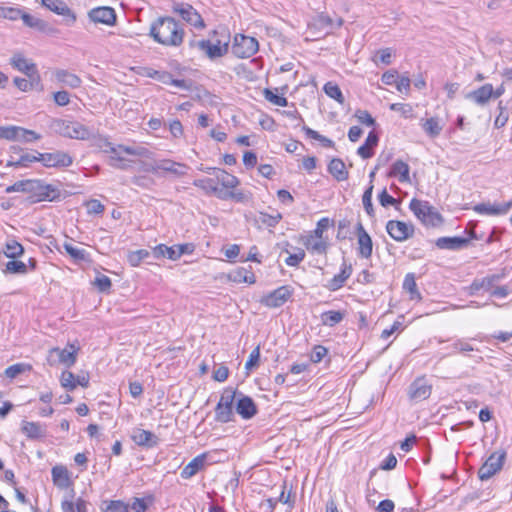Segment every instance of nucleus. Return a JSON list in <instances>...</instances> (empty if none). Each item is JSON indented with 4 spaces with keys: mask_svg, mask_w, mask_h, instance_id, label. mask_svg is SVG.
<instances>
[{
    "mask_svg": "<svg viewBox=\"0 0 512 512\" xmlns=\"http://www.w3.org/2000/svg\"><path fill=\"white\" fill-rule=\"evenodd\" d=\"M149 35L161 45L178 47L183 43L185 32L179 22L165 16L159 17L151 24Z\"/></svg>",
    "mask_w": 512,
    "mask_h": 512,
    "instance_id": "1",
    "label": "nucleus"
},
{
    "mask_svg": "<svg viewBox=\"0 0 512 512\" xmlns=\"http://www.w3.org/2000/svg\"><path fill=\"white\" fill-rule=\"evenodd\" d=\"M50 128L60 136L86 140L90 137V130L78 121H70L65 119H53L50 124Z\"/></svg>",
    "mask_w": 512,
    "mask_h": 512,
    "instance_id": "2",
    "label": "nucleus"
},
{
    "mask_svg": "<svg viewBox=\"0 0 512 512\" xmlns=\"http://www.w3.org/2000/svg\"><path fill=\"white\" fill-rule=\"evenodd\" d=\"M31 183L33 185L30 186L31 190L28 197L30 203L52 202L58 200L61 196L60 190L52 184H46L42 180H32Z\"/></svg>",
    "mask_w": 512,
    "mask_h": 512,
    "instance_id": "3",
    "label": "nucleus"
},
{
    "mask_svg": "<svg viewBox=\"0 0 512 512\" xmlns=\"http://www.w3.org/2000/svg\"><path fill=\"white\" fill-rule=\"evenodd\" d=\"M413 213L426 225L437 226L442 223L443 219L433 206L427 201H421L413 198L409 204Z\"/></svg>",
    "mask_w": 512,
    "mask_h": 512,
    "instance_id": "4",
    "label": "nucleus"
},
{
    "mask_svg": "<svg viewBox=\"0 0 512 512\" xmlns=\"http://www.w3.org/2000/svg\"><path fill=\"white\" fill-rule=\"evenodd\" d=\"M507 453L505 450L493 452L478 470V477L481 481L490 479L502 470Z\"/></svg>",
    "mask_w": 512,
    "mask_h": 512,
    "instance_id": "5",
    "label": "nucleus"
},
{
    "mask_svg": "<svg viewBox=\"0 0 512 512\" xmlns=\"http://www.w3.org/2000/svg\"><path fill=\"white\" fill-rule=\"evenodd\" d=\"M259 44L256 38L244 34H236L231 47L237 58H249L257 53Z\"/></svg>",
    "mask_w": 512,
    "mask_h": 512,
    "instance_id": "6",
    "label": "nucleus"
},
{
    "mask_svg": "<svg viewBox=\"0 0 512 512\" xmlns=\"http://www.w3.org/2000/svg\"><path fill=\"white\" fill-rule=\"evenodd\" d=\"M69 349L51 348L47 357L48 363L53 366L58 363L64 364L67 368L72 367L77 360L79 347L74 344L68 345Z\"/></svg>",
    "mask_w": 512,
    "mask_h": 512,
    "instance_id": "7",
    "label": "nucleus"
},
{
    "mask_svg": "<svg viewBox=\"0 0 512 512\" xmlns=\"http://www.w3.org/2000/svg\"><path fill=\"white\" fill-rule=\"evenodd\" d=\"M189 170V166L176 162L171 159H161L154 162V164L148 165L145 168V171L157 173L158 171H163L165 173L171 174L175 178H181L187 175Z\"/></svg>",
    "mask_w": 512,
    "mask_h": 512,
    "instance_id": "8",
    "label": "nucleus"
},
{
    "mask_svg": "<svg viewBox=\"0 0 512 512\" xmlns=\"http://www.w3.org/2000/svg\"><path fill=\"white\" fill-rule=\"evenodd\" d=\"M293 295V288L289 285H283L277 289L263 295L260 303L269 308H278L283 306Z\"/></svg>",
    "mask_w": 512,
    "mask_h": 512,
    "instance_id": "9",
    "label": "nucleus"
},
{
    "mask_svg": "<svg viewBox=\"0 0 512 512\" xmlns=\"http://www.w3.org/2000/svg\"><path fill=\"white\" fill-rule=\"evenodd\" d=\"M173 12L178 13L180 17L197 29L205 27L204 20L198 11L188 3H174L172 6Z\"/></svg>",
    "mask_w": 512,
    "mask_h": 512,
    "instance_id": "10",
    "label": "nucleus"
},
{
    "mask_svg": "<svg viewBox=\"0 0 512 512\" xmlns=\"http://www.w3.org/2000/svg\"><path fill=\"white\" fill-rule=\"evenodd\" d=\"M39 162L47 168H65L73 163V158L67 152L54 151L50 153L39 152Z\"/></svg>",
    "mask_w": 512,
    "mask_h": 512,
    "instance_id": "11",
    "label": "nucleus"
},
{
    "mask_svg": "<svg viewBox=\"0 0 512 512\" xmlns=\"http://www.w3.org/2000/svg\"><path fill=\"white\" fill-rule=\"evenodd\" d=\"M386 230L388 234L396 241H403L413 236L414 226L398 220L387 222Z\"/></svg>",
    "mask_w": 512,
    "mask_h": 512,
    "instance_id": "12",
    "label": "nucleus"
},
{
    "mask_svg": "<svg viewBox=\"0 0 512 512\" xmlns=\"http://www.w3.org/2000/svg\"><path fill=\"white\" fill-rule=\"evenodd\" d=\"M195 252V245L193 243L178 244L173 246H166L159 244L153 249L154 256H182L184 254L190 255Z\"/></svg>",
    "mask_w": 512,
    "mask_h": 512,
    "instance_id": "13",
    "label": "nucleus"
},
{
    "mask_svg": "<svg viewBox=\"0 0 512 512\" xmlns=\"http://www.w3.org/2000/svg\"><path fill=\"white\" fill-rule=\"evenodd\" d=\"M235 410L236 413L245 420L253 418L258 413V407L255 401L242 392L238 393Z\"/></svg>",
    "mask_w": 512,
    "mask_h": 512,
    "instance_id": "14",
    "label": "nucleus"
},
{
    "mask_svg": "<svg viewBox=\"0 0 512 512\" xmlns=\"http://www.w3.org/2000/svg\"><path fill=\"white\" fill-rule=\"evenodd\" d=\"M431 392L432 386L423 377L415 379L408 388L409 399L416 402L426 400Z\"/></svg>",
    "mask_w": 512,
    "mask_h": 512,
    "instance_id": "15",
    "label": "nucleus"
},
{
    "mask_svg": "<svg viewBox=\"0 0 512 512\" xmlns=\"http://www.w3.org/2000/svg\"><path fill=\"white\" fill-rule=\"evenodd\" d=\"M88 16L94 23H101L107 26H113L116 23L117 16L113 8L101 6L89 11Z\"/></svg>",
    "mask_w": 512,
    "mask_h": 512,
    "instance_id": "16",
    "label": "nucleus"
},
{
    "mask_svg": "<svg viewBox=\"0 0 512 512\" xmlns=\"http://www.w3.org/2000/svg\"><path fill=\"white\" fill-rule=\"evenodd\" d=\"M190 47H198L201 51L205 52L207 57L211 60L220 58L228 53L227 48L223 46L221 48L220 46L212 43L211 40H192L190 41Z\"/></svg>",
    "mask_w": 512,
    "mask_h": 512,
    "instance_id": "17",
    "label": "nucleus"
},
{
    "mask_svg": "<svg viewBox=\"0 0 512 512\" xmlns=\"http://www.w3.org/2000/svg\"><path fill=\"white\" fill-rule=\"evenodd\" d=\"M512 208V199L501 204L479 203L473 207L478 214L486 215H505Z\"/></svg>",
    "mask_w": 512,
    "mask_h": 512,
    "instance_id": "18",
    "label": "nucleus"
},
{
    "mask_svg": "<svg viewBox=\"0 0 512 512\" xmlns=\"http://www.w3.org/2000/svg\"><path fill=\"white\" fill-rule=\"evenodd\" d=\"M131 438L140 447L153 448L159 444V438L154 433L140 428L133 430Z\"/></svg>",
    "mask_w": 512,
    "mask_h": 512,
    "instance_id": "19",
    "label": "nucleus"
},
{
    "mask_svg": "<svg viewBox=\"0 0 512 512\" xmlns=\"http://www.w3.org/2000/svg\"><path fill=\"white\" fill-rule=\"evenodd\" d=\"M471 238H476L475 234L471 237H441L436 241V245L441 249L458 250L470 244Z\"/></svg>",
    "mask_w": 512,
    "mask_h": 512,
    "instance_id": "20",
    "label": "nucleus"
},
{
    "mask_svg": "<svg viewBox=\"0 0 512 512\" xmlns=\"http://www.w3.org/2000/svg\"><path fill=\"white\" fill-rule=\"evenodd\" d=\"M501 279V275L492 274L488 275L482 279H474V281L469 286V295L476 294L479 290L483 289L485 291H489L496 287V283Z\"/></svg>",
    "mask_w": 512,
    "mask_h": 512,
    "instance_id": "21",
    "label": "nucleus"
},
{
    "mask_svg": "<svg viewBox=\"0 0 512 512\" xmlns=\"http://www.w3.org/2000/svg\"><path fill=\"white\" fill-rule=\"evenodd\" d=\"M226 277L229 281L235 283H248L254 284L256 282V277L254 273L251 271V266L249 269L245 267H237L226 274Z\"/></svg>",
    "mask_w": 512,
    "mask_h": 512,
    "instance_id": "22",
    "label": "nucleus"
},
{
    "mask_svg": "<svg viewBox=\"0 0 512 512\" xmlns=\"http://www.w3.org/2000/svg\"><path fill=\"white\" fill-rule=\"evenodd\" d=\"M52 480L59 489H67L73 485L69 476V471L65 466L57 465L51 470Z\"/></svg>",
    "mask_w": 512,
    "mask_h": 512,
    "instance_id": "23",
    "label": "nucleus"
},
{
    "mask_svg": "<svg viewBox=\"0 0 512 512\" xmlns=\"http://www.w3.org/2000/svg\"><path fill=\"white\" fill-rule=\"evenodd\" d=\"M493 96L492 84H484L483 86L471 91L467 94V98L474 101L478 105H485Z\"/></svg>",
    "mask_w": 512,
    "mask_h": 512,
    "instance_id": "24",
    "label": "nucleus"
},
{
    "mask_svg": "<svg viewBox=\"0 0 512 512\" xmlns=\"http://www.w3.org/2000/svg\"><path fill=\"white\" fill-rule=\"evenodd\" d=\"M207 458L206 453H202L195 458H193L181 471V477L183 479H189L196 475L200 470H202L205 466V461Z\"/></svg>",
    "mask_w": 512,
    "mask_h": 512,
    "instance_id": "25",
    "label": "nucleus"
},
{
    "mask_svg": "<svg viewBox=\"0 0 512 512\" xmlns=\"http://www.w3.org/2000/svg\"><path fill=\"white\" fill-rule=\"evenodd\" d=\"M42 5L49 9L50 11L62 15L69 16L71 18V22L74 23L76 20L75 15L72 13L71 9L68 5L62 0H42Z\"/></svg>",
    "mask_w": 512,
    "mask_h": 512,
    "instance_id": "26",
    "label": "nucleus"
},
{
    "mask_svg": "<svg viewBox=\"0 0 512 512\" xmlns=\"http://www.w3.org/2000/svg\"><path fill=\"white\" fill-rule=\"evenodd\" d=\"M330 230L332 231V233L334 232V221L327 217H323L317 222L315 230L309 232L308 234L315 238H319L321 240H326V242H329Z\"/></svg>",
    "mask_w": 512,
    "mask_h": 512,
    "instance_id": "27",
    "label": "nucleus"
},
{
    "mask_svg": "<svg viewBox=\"0 0 512 512\" xmlns=\"http://www.w3.org/2000/svg\"><path fill=\"white\" fill-rule=\"evenodd\" d=\"M302 242L309 252L316 254H325L329 246V242L326 240L315 238L309 234L302 236Z\"/></svg>",
    "mask_w": 512,
    "mask_h": 512,
    "instance_id": "28",
    "label": "nucleus"
},
{
    "mask_svg": "<svg viewBox=\"0 0 512 512\" xmlns=\"http://www.w3.org/2000/svg\"><path fill=\"white\" fill-rule=\"evenodd\" d=\"M33 162H39V152L34 151L33 153L24 152L16 159L13 155H10V159L7 161L6 166L8 167H28Z\"/></svg>",
    "mask_w": 512,
    "mask_h": 512,
    "instance_id": "29",
    "label": "nucleus"
},
{
    "mask_svg": "<svg viewBox=\"0 0 512 512\" xmlns=\"http://www.w3.org/2000/svg\"><path fill=\"white\" fill-rule=\"evenodd\" d=\"M410 167L409 165L402 161V160H396L388 173L389 177H398L399 182L405 183L410 182Z\"/></svg>",
    "mask_w": 512,
    "mask_h": 512,
    "instance_id": "30",
    "label": "nucleus"
},
{
    "mask_svg": "<svg viewBox=\"0 0 512 512\" xmlns=\"http://www.w3.org/2000/svg\"><path fill=\"white\" fill-rule=\"evenodd\" d=\"M205 171L207 173H210V171H214L217 180L225 188H235L237 185H239V179L236 176L226 172L223 169H220V168H207Z\"/></svg>",
    "mask_w": 512,
    "mask_h": 512,
    "instance_id": "31",
    "label": "nucleus"
},
{
    "mask_svg": "<svg viewBox=\"0 0 512 512\" xmlns=\"http://www.w3.org/2000/svg\"><path fill=\"white\" fill-rule=\"evenodd\" d=\"M328 172L337 180L344 181L348 179V171L345 163L340 158H333L328 164Z\"/></svg>",
    "mask_w": 512,
    "mask_h": 512,
    "instance_id": "32",
    "label": "nucleus"
},
{
    "mask_svg": "<svg viewBox=\"0 0 512 512\" xmlns=\"http://www.w3.org/2000/svg\"><path fill=\"white\" fill-rule=\"evenodd\" d=\"M11 65L17 70L25 73L29 78L33 79V74H37L36 66L21 55H14L11 59Z\"/></svg>",
    "mask_w": 512,
    "mask_h": 512,
    "instance_id": "33",
    "label": "nucleus"
},
{
    "mask_svg": "<svg viewBox=\"0 0 512 512\" xmlns=\"http://www.w3.org/2000/svg\"><path fill=\"white\" fill-rule=\"evenodd\" d=\"M352 272L351 265H346V263H343V268L341 269L340 273L336 274L331 280H329L326 287L331 290L335 291L341 288L344 284V282L349 278Z\"/></svg>",
    "mask_w": 512,
    "mask_h": 512,
    "instance_id": "34",
    "label": "nucleus"
},
{
    "mask_svg": "<svg viewBox=\"0 0 512 512\" xmlns=\"http://www.w3.org/2000/svg\"><path fill=\"white\" fill-rule=\"evenodd\" d=\"M21 430L31 440H37L45 436V430L37 422L23 421Z\"/></svg>",
    "mask_w": 512,
    "mask_h": 512,
    "instance_id": "35",
    "label": "nucleus"
},
{
    "mask_svg": "<svg viewBox=\"0 0 512 512\" xmlns=\"http://www.w3.org/2000/svg\"><path fill=\"white\" fill-rule=\"evenodd\" d=\"M235 414L233 408L228 405L217 403L215 407L214 420L218 423H229L234 421Z\"/></svg>",
    "mask_w": 512,
    "mask_h": 512,
    "instance_id": "36",
    "label": "nucleus"
},
{
    "mask_svg": "<svg viewBox=\"0 0 512 512\" xmlns=\"http://www.w3.org/2000/svg\"><path fill=\"white\" fill-rule=\"evenodd\" d=\"M55 77L57 81L71 88H78L81 85V79L76 74L67 70H57Z\"/></svg>",
    "mask_w": 512,
    "mask_h": 512,
    "instance_id": "37",
    "label": "nucleus"
},
{
    "mask_svg": "<svg viewBox=\"0 0 512 512\" xmlns=\"http://www.w3.org/2000/svg\"><path fill=\"white\" fill-rule=\"evenodd\" d=\"M403 289L409 293L410 300H422L421 293L418 290L415 275L413 273L406 274L403 281Z\"/></svg>",
    "mask_w": 512,
    "mask_h": 512,
    "instance_id": "38",
    "label": "nucleus"
},
{
    "mask_svg": "<svg viewBox=\"0 0 512 512\" xmlns=\"http://www.w3.org/2000/svg\"><path fill=\"white\" fill-rule=\"evenodd\" d=\"M421 127L430 138L438 137L443 129V126L440 124L437 117H431L424 120L421 123Z\"/></svg>",
    "mask_w": 512,
    "mask_h": 512,
    "instance_id": "39",
    "label": "nucleus"
},
{
    "mask_svg": "<svg viewBox=\"0 0 512 512\" xmlns=\"http://www.w3.org/2000/svg\"><path fill=\"white\" fill-rule=\"evenodd\" d=\"M358 244L361 256H371L372 240L368 233L363 229L362 225H359Z\"/></svg>",
    "mask_w": 512,
    "mask_h": 512,
    "instance_id": "40",
    "label": "nucleus"
},
{
    "mask_svg": "<svg viewBox=\"0 0 512 512\" xmlns=\"http://www.w3.org/2000/svg\"><path fill=\"white\" fill-rule=\"evenodd\" d=\"M345 311L329 310L321 314V322L324 326L333 327L345 318Z\"/></svg>",
    "mask_w": 512,
    "mask_h": 512,
    "instance_id": "41",
    "label": "nucleus"
},
{
    "mask_svg": "<svg viewBox=\"0 0 512 512\" xmlns=\"http://www.w3.org/2000/svg\"><path fill=\"white\" fill-rule=\"evenodd\" d=\"M211 35L212 38L210 40L212 41V43L220 46L221 48L223 46L227 48V50H229L230 34L225 27H220L218 29L213 30Z\"/></svg>",
    "mask_w": 512,
    "mask_h": 512,
    "instance_id": "42",
    "label": "nucleus"
},
{
    "mask_svg": "<svg viewBox=\"0 0 512 512\" xmlns=\"http://www.w3.org/2000/svg\"><path fill=\"white\" fill-rule=\"evenodd\" d=\"M92 285L97 289L98 292L109 294L112 290V282L110 278L100 272L96 273Z\"/></svg>",
    "mask_w": 512,
    "mask_h": 512,
    "instance_id": "43",
    "label": "nucleus"
},
{
    "mask_svg": "<svg viewBox=\"0 0 512 512\" xmlns=\"http://www.w3.org/2000/svg\"><path fill=\"white\" fill-rule=\"evenodd\" d=\"M101 510L102 512H129V504L122 500H104Z\"/></svg>",
    "mask_w": 512,
    "mask_h": 512,
    "instance_id": "44",
    "label": "nucleus"
},
{
    "mask_svg": "<svg viewBox=\"0 0 512 512\" xmlns=\"http://www.w3.org/2000/svg\"><path fill=\"white\" fill-rule=\"evenodd\" d=\"M1 252H3L4 256H22L24 248L16 240L8 239L5 245L1 248L0 253Z\"/></svg>",
    "mask_w": 512,
    "mask_h": 512,
    "instance_id": "45",
    "label": "nucleus"
},
{
    "mask_svg": "<svg viewBox=\"0 0 512 512\" xmlns=\"http://www.w3.org/2000/svg\"><path fill=\"white\" fill-rule=\"evenodd\" d=\"M323 90L328 97L334 99L341 105L344 104V102H345L344 95H343L340 87L337 84L329 81L324 85Z\"/></svg>",
    "mask_w": 512,
    "mask_h": 512,
    "instance_id": "46",
    "label": "nucleus"
},
{
    "mask_svg": "<svg viewBox=\"0 0 512 512\" xmlns=\"http://www.w3.org/2000/svg\"><path fill=\"white\" fill-rule=\"evenodd\" d=\"M32 370V365L28 363H16L7 367L4 371V375L7 378L14 379L20 374L29 372Z\"/></svg>",
    "mask_w": 512,
    "mask_h": 512,
    "instance_id": "47",
    "label": "nucleus"
},
{
    "mask_svg": "<svg viewBox=\"0 0 512 512\" xmlns=\"http://www.w3.org/2000/svg\"><path fill=\"white\" fill-rule=\"evenodd\" d=\"M146 149L143 147H131V146H124V145H118L115 147V152H111L110 157H122V153H126L128 155H135V156H144L146 153Z\"/></svg>",
    "mask_w": 512,
    "mask_h": 512,
    "instance_id": "48",
    "label": "nucleus"
},
{
    "mask_svg": "<svg viewBox=\"0 0 512 512\" xmlns=\"http://www.w3.org/2000/svg\"><path fill=\"white\" fill-rule=\"evenodd\" d=\"M39 83H40V76L38 75V73L33 74V79H31V78L25 79V78H20V77L14 78L15 86L23 92L31 90L35 85H38Z\"/></svg>",
    "mask_w": 512,
    "mask_h": 512,
    "instance_id": "49",
    "label": "nucleus"
},
{
    "mask_svg": "<svg viewBox=\"0 0 512 512\" xmlns=\"http://www.w3.org/2000/svg\"><path fill=\"white\" fill-rule=\"evenodd\" d=\"M21 19L23 20V23L26 26L34 28L39 31H45L47 27V22L37 17H34L26 12H22Z\"/></svg>",
    "mask_w": 512,
    "mask_h": 512,
    "instance_id": "50",
    "label": "nucleus"
},
{
    "mask_svg": "<svg viewBox=\"0 0 512 512\" xmlns=\"http://www.w3.org/2000/svg\"><path fill=\"white\" fill-rule=\"evenodd\" d=\"M302 130L305 132V134L308 138L319 141L322 144V146H324L326 148H333L335 145L331 139L321 135L320 133L311 129L308 126H303Z\"/></svg>",
    "mask_w": 512,
    "mask_h": 512,
    "instance_id": "51",
    "label": "nucleus"
},
{
    "mask_svg": "<svg viewBox=\"0 0 512 512\" xmlns=\"http://www.w3.org/2000/svg\"><path fill=\"white\" fill-rule=\"evenodd\" d=\"M238 393H240V391H238L237 389H233L232 387H226L223 390L218 403L228 405L233 408L234 402L236 403L237 401Z\"/></svg>",
    "mask_w": 512,
    "mask_h": 512,
    "instance_id": "52",
    "label": "nucleus"
},
{
    "mask_svg": "<svg viewBox=\"0 0 512 512\" xmlns=\"http://www.w3.org/2000/svg\"><path fill=\"white\" fill-rule=\"evenodd\" d=\"M12 259L13 260L6 264L5 272L10 274H25L27 272V265L17 260V258Z\"/></svg>",
    "mask_w": 512,
    "mask_h": 512,
    "instance_id": "53",
    "label": "nucleus"
},
{
    "mask_svg": "<svg viewBox=\"0 0 512 512\" xmlns=\"http://www.w3.org/2000/svg\"><path fill=\"white\" fill-rule=\"evenodd\" d=\"M373 187V184L369 185L362 196L363 207L366 213L371 217L374 216V207L372 204Z\"/></svg>",
    "mask_w": 512,
    "mask_h": 512,
    "instance_id": "54",
    "label": "nucleus"
},
{
    "mask_svg": "<svg viewBox=\"0 0 512 512\" xmlns=\"http://www.w3.org/2000/svg\"><path fill=\"white\" fill-rule=\"evenodd\" d=\"M264 98L274 105L286 107L288 106V100L283 96H278L272 90L265 88L263 91Z\"/></svg>",
    "mask_w": 512,
    "mask_h": 512,
    "instance_id": "55",
    "label": "nucleus"
},
{
    "mask_svg": "<svg viewBox=\"0 0 512 512\" xmlns=\"http://www.w3.org/2000/svg\"><path fill=\"white\" fill-rule=\"evenodd\" d=\"M17 135H18L17 141H23V142H34L41 138V136L38 133H36L35 131L28 130V129H25V128L19 127V126H18Z\"/></svg>",
    "mask_w": 512,
    "mask_h": 512,
    "instance_id": "56",
    "label": "nucleus"
},
{
    "mask_svg": "<svg viewBox=\"0 0 512 512\" xmlns=\"http://www.w3.org/2000/svg\"><path fill=\"white\" fill-rule=\"evenodd\" d=\"M32 180H21V181H17L15 182L13 185H10L8 186L6 189H5V192L6 193H12V192H24V193H29L31 188L30 186L33 185L31 183Z\"/></svg>",
    "mask_w": 512,
    "mask_h": 512,
    "instance_id": "57",
    "label": "nucleus"
},
{
    "mask_svg": "<svg viewBox=\"0 0 512 512\" xmlns=\"http://www.w3.org/2000/svg\"><path fill=\"white\" fill-rule=\"evenodd\" d=\"M61 385L72 391L77 387V383L75 381V375L70 371H63L60 377Z\"/></svg>",
    "mask_w": 512,
    "mask_h": 512,
    "instance_id": "58",
    "label": "nucleus"
},
{
    "mask_svg": "<svg viewBox=\"0 0 512 512\" xmlns=\"http://www.w3.org/2000/svg\"><path fill=\"white\" fill-rule=\"evenodd\" d=\"M18 126H0V139L17 141Z\"/></svg>",
    "mask_w": 512,
    "mask_h": 512,
    "instance_id": "59",
    "label": "nucleus"
},
{
    "mask_svg": "<svg viewBox=\"0 0 512 512\" xmlns=\"http://www.w3.org/2000/svg\"><path fill=\"white\" fill-rule=\"evenodd\" d=\"M354 116L358 119L359 122H361L362 124H364L366 126L372 127V126H375V124H376L375 119L371 116V114L367 110L358 109V110H356Z\"/></svg>",
    "mask_w": 512,
    "mask_h": 512,
    "instance_id": "60",
    "label": "nucleus"
},
{
    "mask_svg": "<svg viewBox=\"0 0 512 512\" xmlns=\"http://www.w3.org/2000/svg\"><path fill=\"white\" fill-rule=\"evenodd\" d=\"M260 361V345L256 346L253 351L250 353L248 360L245 363V368L247 370H252L253 368L258 367Z\"/></svg>",
    "mask_w": 512,
    "mask_h": 512,
    "instance_id": "61",
    "label": "nucleus"
},
{
    "mask_svg": "<svg viewBox=\"0 0 512 512\" xmlns=\"http://www.w3.org/2000/svg\"><path fill=\"white\" fill-rule=\"evenodd\" d=\"M328 349L322 345H316L310 355V360L313 363H319L327 355Z\"/></svg>",
    "mask_w": 512,
    "mask_h": 512,
    "instance_id": "62",
    "label": "nucleus"
},
{
    "mask_svg": "<svg viewBox=\"0 0 512 512\" xmlns=\"http://www.w3.org/2000/svg\"><path fill=\"white\" fill-rule=\"evenodd\" d=\"M75 496V491L72 488L70 490L69 498L65 497L61 502V509L63 512H76V505L75 502H73V498Z\"/></svg>",
    "mask_w": 512,
    "mask_h": 512,
    "instance_id": "63",
    "label": "nucleus"
},
{
    "mask_svg": "<svg viewBox=\"0 0 512 512\" xmlns=\"http://www.w3.org/2000/svg\"><path fill=\"white\" fill-rule=\"evenodd\" d=\"M148 509V503L144 498H134L129 504V512H145Z\"/></svg>",
    "mask_w": 512,
    "mask_h": 512,
    "instance_id": "64",
    "label": "nucleus"
}]
</instances>
